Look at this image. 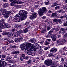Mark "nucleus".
Returning <instances> with one entry per match:
<instances>
[{"instance_id": "nucleus-1", "label": "nucleus", "mask_w": 67, "mask_h": 67, "mask_svg": "<svg viewBox=\"0 0 67 67\" xmlns=\"http://www.w3.org/2000/svg\"><path fill=\"white\" fill-rule=\"evenodd\" d=\"M27 12L25 11L24 10H21L19 11V15L21 16V18L19 16V14H17L14 17V19L13 20L15 21L16 22H19L21 21H23L25 20L26 18H27Z\"/></svg>"}, {"instance_id": "nucleus-2", "label": "nucleus", "mask_w": 67, "mask_h": 67, "mask_svg": "<svg viewBox=\"0 0 67 67\" xmlns=\"http://www.w3.org/2000/svg\"><path fill=\"white\" fill-rule=\"evenodd\" d=\"M4 20L3 19H1L0 20V23H1V24H0V28L1 29H0V32H1L2 31V29H4V28H8V27H9V25L8 24L6 25L5 23H4Z\"/></svg>"}, {"instance_id": "nucleus-3", "label": "nucleus", "mask_w": 67, "mask_h": 67, "mask_svg": "<svg viewBox=\"0 0 67 67\" xmlns=\"http://www.w3.org/2000/svg\"><path fill=\"white\" fill-rule=\"evenodd\" d=\"M37 44V43H34L32 44L31 43H27L26 48L27 49H29L30 48V50H32V49H35V48L36 47Z\"/></svg>"}, {"instance_id": "nucleus-4", "label": "nucleus", "mask_w": 67, "mask_h": 67, "mask_svg": "<svg viewBox=\"0 0 67 67\" xmlns=\"http://www.w3.org/2000/svg\"><path fill=\"white\" fill-rule=\"evenodd\" d=\"M46 12V8L45 7H42L38 11V13L39 16H41L43 15V13Z\"/></svg>"}, {"instance_id": "nucleus-5", "label": "nucleus", "mask_w": 67, "mask_h": 67, "mask_svg": "<svg viewBox=\"0 0 67 67\" xmlns=\"http://www.w3.org/2000/svg\"><path fill=\"white\" fill-rule=\"evenodd\" d=\"M35 51H40V53H43V50L41 49V46L39 44H37L36 46V47L35 48Z\"/></svg>"}, {"instance_id": "nucleus-6", "label": "nucleus", "mask_w": 67, "mask_h": 67, "mask_svg": "<svg viewBox=\"0 0 67 67\" xmlns=\"http://www.w3.org/2000/svg\"><path fill=\"white\" fill-rule=\"evenodd\" d=\"M52 60L49 59L48 60H46L44 62V64L47 66H50L52 64Z\"/></svg>"}, {"instance_id": "nucleus-7", "label": "nucleus", "mask_w": 67, "mask_h": 67, "mask_svg": "<svg viewBox=\"0 0 67 67\" xmlns=\"http://www.w3.org/2000/svg\"><path fill=\"white\" fill-rule=\"evenodd\" d=\"M11 13L10 12H6L5 11H4L2 13V14L5 15V18H8L9 17V14Z\"/></svg>"}, {"instance_id": "nucleus-8", "label": "nucleus", "mask_w": 67, "mask_h": 67, "mask_svg": "<svg viewBox=\"0 0 67 67\" xmlns=\"http://www.w3.org/2000/svg\"><path fill=\"white\" fill-rule=\"evenodd\" d=\"M9 1L13 3H14L15 4H21L22 3V2H21L18 1H17L16 0H9Z\"/></svg>"}, {"instance_id": "nucleus-9", "label": "nucleus", "mask_w": 67, "mask_h": 67, "mask_svg": "<svg viewBox=\"0 0 67 67\" xmlns=\"http://www.w3.org/2000/svg\"><path fill=\"white\" fill-rule=\"evenodd\" d=\"M37 14L36 13H34L31 15V16L30 17V18L31 20H32L33 19H35L37 16Z\"/></svg>"}, {"instance_id": "nucleus-10", "label": "nucleus", "mask_w": 67, "mask_h": 67, "mask_svg": "<svg viewBox=\"0 0 67 67\" xmlns=\"http://www.w3.org/2000/svg\"><path fill=\"white\" fill-rule=\"evenodd\" d=\"M58 43L61 44V45H63L64 44V42H66V40L64 39H60V40H58L57 41Z\"/></svg>"}, {"instance_id": "nucleus-11", "label": "nucleus", "mask_w": 67, "mask_h": 67, "mask_svg": "<svg viewBox=\"0 0 67 67\" xmlns=\"http://www.w3.org/2000/svg\"><path fill=\"white\" fill-rule=\"evenodd\" d=\"M25 52L26 53H27L28 55H31L32 53V52H31V51H30V49H27L26 48H25Z\"/></svg>"}, {"instance_id": "nucleus-12", "label": "nucleus", "mask_w": 67, "mask_h": 67, "mask_svg": "<svg viewBox=\"0 0 67 67\" xmlns=\"http://www.w3.org/2000/svg\"><path fill=\"white\" fill-rule=\"evenodd\" d=\"M12 58V57L11 56H7V57L6 61H7V62H11V61Z\"/></svg>"}, {"instance_id": "nucleus-13", "label": "nucleus", "mask_w": 67, "mask_h": 67, "mask_svg": "<svg viewBox=\"0 0 67 67\" xmlns=\"http://www.w3.org/2000/svg\"><path fill=\"white\" fill-rule=\"evenodd\" d=\"M10 34L9 35H12V38L16 37V34H15V32H10Z\"/></svg>"}, {"instance_id": "nucleus-14", "label": "nucleus", "mask_w": 67, "mask_h": 67, "mask_svg": "<svg viewBox=\"0 0 67 67\" xmlns=\"http://www.w3.org/2000/svg\"><path fill=\"white\" fill-rule=\"evenodd\" d=\"M57 51V49L56 48H53L51 49L50 50V52L52 53H54L56 52Z\"/></svg>"}, {"instance_id": "nucleus-15", "label": "nucleus", "mask_w": 67, "mask_h": 67, "mask_svg": "<svg viewBox=\"0 0 67 67\" xmlns=\"http://www.w3.org/2000/svg\"><path fill=\"white\" fill-rule=\"evenodd\" d=\"M56 35L53 34L52 35V36L51 37V38H52V40L53 41H55L56 40V38L55 37Z\"/></svg>"}, {"instance_id": "nucleus-16", "label": "nucleus", "mask_w": 67, "mask_h": 67, "mask_svg": "<svg viewBox=\"0 0 67 67\" xmlns=\"http://www.w3.org/2000/svg\"><path fill=\"white\" fill-rule=\"evenodd\" d=\"M20 48L22 50H24L25 49V45L24 44H21L20 46Z\"/></svg>"}, {"instance_id": "nucleus-17", "label": "nucleus", "mask_w": 67, "mask_h": 67, "mask_svg": "<svg viewBox=\"0 0 67 67\" xmlns=\"http://www.w3.org/2000/svg\"><path fill=\"white\" fill-rule=\"evenodd\" d=\"M60 5V4L59 3L57 4V2H55L53 3V4L52 5V7H54L57 5Z\"/></svg>"}, {"instance_id": "nucleus-18", "label": "nucleus", "mask_w": 67, "mask_h": 67, "mask_svg": "<svg viewBox=\"0 0 67 67\" xmlns=\"http://www.w3.org/2000/svg\"><path fill=\"white\" fill-rule=\"evenodd\" d=\"M57 16V14L55 13H53L51 16L52 18H55Z\"/></svg>"}, {"instance_id": "nucleus-19", "label": "nucleus", "mask_w": 67, "mask_h": 67, "mask_svg": "<svg viewBox=\"0 0 67 67\" xmlns=\"http://www.w3.org/2000/svg\"><path fill=\"white\" fill-rule=\"evenodd\" d=\"M3 6L4 7V8H7V7H8L9 6V4H8V3H5L3 4Z\"/></svg>"}, {"instance_id": "nucleus-20", "label": "nucleus", "mask_w": 67, "mask_h": 67, "mask_svg": "<svg viewBox=\"0 0 67 67\" xmlns=\"http://www.w3.org/2000/svg\"><path fill=\"white\" fill-rule=\"evenodd\" d=\"M36 40L35 39H31L29 40V42L31 43H35Z\"/></svg>"}, {"instance_id": "nucleus-21", "label": "nucleus", "mask_w": 67, "mask_h": 67, "mask_svg": "<svg viewBox=\"0 0 67 67\" xmlns=\"http://www.w3.org/2000/svg\"><path fill=\"white\" fill-rule=\"evenodd\" d=\"M5 57H6V55H5L3 54L1 55L2 59L4 60L5 59Z\"/></svg>"}, {"instance_id": "nucleus-22", "label": "nucleus", "mask_w": 67, "mask_h": 67, "mask_svg": "<svg viewBox=\"0 0 67 67\" xmlns=\"http://www.w3.org/2000/svg\"><path fill=\"white\" fill-rule=\"evenodd\" d=\"M2 63V65L3 66H6L7 65V63H6L5 61H2L1 62V63Z\"/></svg>"}, {"instance_id": "nucleus-23", "label": "nucleus", "mask_w": 67, "mask_h": 67, "mask_svg": "<svg viewBox=\"0 0 67 67\" xmlns=\"http://www.w3.org/2000/svg\"><path fill=\"white\" fill-rule=\"evenodd\" d=\"M10 34V33L9 32H4L3 33H2V34L3 35H9Z\"/></svg>"}, {"instance_id": "nucleus-24", "label": "nucleus", "mask_w": 67, "mask_h": 67, "mask_svg": "<svg viewBox=\"0 0 67 67\" xmlns=\"http://www.w3.org/2000/svg\"><path fill=\"white\" fill-rule=\"evenodd\" d=\"M55 30V28H53L51 30H50V31H49V32H48L49 34H51L52 32H53V31Z\"/></svg>"}, {"instance_id": "nucleus-25", "label": "nucleus", "mask_w": 67, "mask_h": 67, "mask_svg": "<svg viewBox=\"0 0 67 67\" xmlns=\"http://www.w3.org/2000/svg\"><path fill=\"white\" fill-rule=\"evenodd\" d=\"M27 63L28 64L31 65V63H32V60L31 59L27 61Z\"/></svg>"}, {"instance_id": "nucleus-26", "label": "nucleus", "mask_w": 67, "mask_h": 67, "mask_svg": "<svg viewBox=\"0 0 67 67\" xmlns=\"http://www.w3.org/2000/svg\"><path fill=\"white\" fill-rule=\"evenodd\" d=\"M44 45H47L49 44V42H48L47 41H45L44 43Z\"/></svg>"}, {"instance_id": "nucleus-27", "label": "nucleus", "mask_w": 67, "mask_h": 67, "mask_svg": "<svg viewBox=\"0 0 67 67\" xmlns=\"http://www.w3.org/2000/svg\"><path fill=\"white\" fill-rule=\"evenodd\" d=\"M13 54H19L20 52L18 51H15L13 52Z\"/></svg>"}, {"instance_id": "nucleus-28", "label": "nucleus", "mask_w": 67, "mask_h": 67, "mask_svg": "<svg viewBox=\"0 0 67 67\" xmlns=\"http://www.w3.org/2000/svg\"><path fill=\"white\" fill-rule=\"evenodd\" d=\"M7 41H8V42L9 43H11V42L12 41V40L11 39L9 38H8L7 39Z\"/></svg>"}, {"instance_id": "nucleus-29", "label": "nucleus", "mask_w": 67, "mask_h": 67, "mask_svg": "<svg viewBox=\"0 0 67 67\" xmlns=\"http://www.w3.org/2000/svg\"><path fill=\"white\" fill-rule=\"evenodd\" d=\"M19 41V38H15V40H14L15 42H18Z\"/></svg>"}, {"instance_id": "nucleus-30", "label": "nucleus", "mask_w": 67, "mask_h": 67, "mask_svg": "<svg viewBox=\"0 0 67 67\" xmlns=\"http://www.w3.org/2000/svg\"><path fill=\"white\" fill-rule=\"evenodd\" d=\"M59 26H57L55 29V31L56 32L58 31L59 30Z\"/></svg>"}, {"instance_id": "nucleus-31", "label": "nucleus", "mask_w": 67, "mask_h": 67, "mask_svg": "<svg viewBox=\"0 0 67 67\" xmlns=\"http://www.w3.org/2000/svg\"><path fill=\"white\" fill-rule=\"evenodd\" d=\"M27 31H28V29H27V28H26V29H24V33H26L27 32Z\"/></svg>"}, {"instance_id": "nucleus-32", "label": "nucleus", "mask_w": 67, "mask_h": 67, "mask_svg": "<svg viewBox=\"0 0 67 67\" xmlns=\"http://www.w3.org/2000/svg\"><path fill=\"white\" fill-rule=\"evenodd\" d=\"M53 35V34H49L47 36V37H51H51H52V36Z\"/></svg>"}, {"instance_id": "nucleus-33", "label": "nucleus", "mask_w": 67, "mask_h": 67, "mask_svg": "<svg viewBox=\"0 0 67 67\" xmlns=\"http://www.w3.org/2000/svg\"><path fill=\"white\" fill-rule=\"evenodd\" d=\"M48 56L49 57H52V56H53V53H49L48 55Z\"/></svg>"}, {"instance_id": "nucleus-34", "label": "nucleus", "mask_w": 67, "mask_h": 67, "mask_svg": "<svg viewBox=\"0 0 67 67\" xmlns=\"http://www.w3.org/2000/svg\"><path fill=\"white\" fill-rule=\"evenodd\" d=\"M20 26H21V25H19V24H17L14 26V27L18 28V27H20Z\"/></svg>"}, {"instance_id": "nucleus-35", "label": "nucleus", "mask_w": 67, "mask_h": 67, "mask_svg": "<svg viewBox=\"0 0 67 67\" xmlns=\"http://www.w3.org/2000/svg\"><path fill=\"white\" fill-rule=\"evenodd\" d=\"M58 22L59 23L61 24L63 22L62 21V20L60 19H59L58 20Z\"/></svg>"}, {"instance_id": "nucleus-36", "label": "nucleus", "mask_w": 67, "mask_h": 67, "mask_svg": "<svg viewBox=\"0 0 67 67\" xmlns=\"http://www.w3.org/2000/svg\"><path fill=\"white\" fill-rule=\"evenodd\" d=\"M29 57L28 56H26L25 57H24V59H26L27 60H28V59H29Z\"/></svg>"}, {"instance_id": "nucleus-37", "label": "nucleus", "mask_w": 67, "mask_h": 67, "mask_svg": "<svg viewBox=\"0 0 67 67\" xmlns=\"http://www.w3.org/2000/svg\"><path fill=\"white\" fill-rule=\"evenodd\" d=\"M47 29L48 31H49L51 29V28L49 26H47Z\"/></svg>"}, {"instance_id": "nucleus-38", "label": "nucleus", "mask_w": 67, "mask_h": 67, "mask_svg": "<svg viewBox=\"0 0 67 67\" xmlns=\"http://www.w3.org/2000/svg\"><path fill=\"white\" fill-rule=\"evenodd\" d=\"M62 11H63V9L58 10L57 11V12H59V13H60V12H62Z\"/></svg>"}, {"instance_id": "nucleus-39", "label": "nucleus", "mask_w": 67, "mask_h": 67, "mask_svg": "<svg viewBox=\"0 0 67 67\" xmlns=\"http://www.w3.org/2000/svg\"><path fill=\"white\" fill-rule=\"evenodd\" d=\"M49 1H48V0L47 2H44V3L45 4H46V5H48V3H49Z\"/></svg>"}, {"instance_id": "nucleus-40", "label": "nucleus", "mask_w": 67, "mask_h": 67, "mask_svg": "<svg viewBox=\"0 0 67 67\" xmlns=\"http://www.w3.org/2000/svg\"><path fill=\"white\" fill-rule=\"evenodd\" d=\"M21 33L20 32V31H19L17 33V35H18V36H20L21 35Z\"/></svg>"}, {"instance_id": "nucleus-41", "label": "nucleus", "mask_w": 67, "mask_h": 67, "mask_svg": "<svg viewBox=\"0 0 67 67\" xmlns=\"http://www.w3.org/2000/svg\"><path fill=\"white\" fill-rule=\"evenodd\" d=\"M46 31V29H44L41 32V33H45Z\"/></svg>"}, {"instance_id": "nucleus-42", "label": "nucleus", "mask_w": 67, "mask_h": 67, "mask_svg": "<svg viewBox=\"0 0 67 67\" xmlns=\"http://www.w3.org/2000/svg\"><path fill=\"white\" fill-rule=\"evenodd\" d=\"M18 47V46H16L15 45H14L13 46H12L11 47V48H16V47Z\"/></svg>"}, {"instance_id": "nucleus-43", "label": "nucleus", "mask_w": 67, "mask_h": 67, "mask_svg": "<svg viewBox=\"0 0 67 67\" xmlns=\"http://www.w3.org/2000/svg\"><path fill=\"white\" fill-rule=\"evenodd\" d=\"M12 18H13L12 16H10V17L9 18V20L10 21H12Z\"/></svg>"}, {"instance_id": "nucleus-44", "label": "nucleus", "mask_w": 67, "mask_h": 67, "mask_svg": "<svg viewBox=\"0 0 67 67\" xmlns=\"http://www.w3.org/2000/svg\"><path fill=\"white\" fill-rule=\"evenodd\" d=\"M19 38V41H21V40H22L23 38V37H21L19 38V37H18Z\"/></svg>"}, {"instance_id": "nucleus-45", "label": "nucleus", "mask_w": 67, "mask_h": 67, "mask_svg": "<svg viewBox=\"0 0 67 67\" xmlns=\"http://www.w3.org/2000/svg\"><path fill=\"white\" fill-rule=\"evenodd\" d=\"M26 29H27L28 30H29L30 29H32V27L31 26H30L29 27H28L27 28H26Z\"/></svg>"}, {"instance_id": "nucleus-46", "label": "nucleus", "mask_w": 67, "mask_h": 67, "mask_svg": "<svg viewBox=\"0 0 67 67\" xmlns=\"http://www.w3.org/2000/svg\"><path fill=\"white\" fill-rule=\"evenodd\" d=\"M66 30V29H64V28H62L60 30V31H64V30Z\"/></svg>"}, {"instance_id": "nucleus-47", "label": "nucleus", "mask_w": 67, "mask_h": 67, "mask_svg": "<svg viewBox=\"0 0 67 67\" xmlns=\"http://www.w3.org/2000/svg\"><path fill=\"white\" fill-rule=\"evenodd\" d=\"M49 47H45V48H44V50H47V49H48V48H49Z\"/></svg>"}, {"instance_id": "nucleus-48", "label": "nucleus", "mask_w": 67, "mask_h": 67, "mask_svg": "<svg viewBox=\"0 0 67 67\" xmlns=\"http://www.w3.org/2000/svg\"><path fill=\"white\" fill-rule=\"evenodd\" d=\"M60 8L58 6H57L55 7V9H59Z\"/></svg>"}, {"instance_id": "nucleus-49", "label": "nucleus", "mask_w": 67, "mask_h": 67, "mask_svg": "<svg viewBox=\"0 0 67 67\" xmlns=\"http://www.w3.org/2000/svg\"><path fill=\"white\" fill-rule=\"evenodd\" d=\"M64 66L65 67H67V63H65L64 64Z\"/></svg>"}, {"instance_id": "nucleus-50", "label": "nucleus", "mask_w": 67, "mask_h": 67, "mask_svg": "<svg viewBox=\"0 0 67 67\" xmlns=\"http://www.w3.org/2000/svg\"><path fill=\"white\" fill-rule=\"evenodd\" d=\"M25 55L24 54H22V57H23V59H24V58L25 57Z\"/></svg>"}, {"instance_id": "nucleus-51", "label": "nucleus", "mask_w": 67, "mask_h": 67, "mask_svg": "<svg viewBox=\"0 0 67 67\" xmlns=\"http://www.w3.org/2000/svg\"><path fill=\"white\" fill-rule=\"evenodd\" d=\"M29 22H26L25 24V25H27L28 24H29Z\"/></svg>"}, {"instance_id": "nucleus-52", "label": "nucleus", "mask_w": 67, "mask_h": 67, "mask_svg": "<svg viewBox=\"0 0 67 67\" xmlns=\"http://www.w3.org/2000/svg\"><path fill=\"white\" fill-rule=\"evenodd\" d=\"M53 22H57V19H54L53 20Z\"/></svg>"}, {"instance_id": "nucleus-53", "label": "nucleus", "mask_w": 67, "mask_h": 67, "mask_svg": "<svg viewBox=\"0 0 67 67\" xmlns=\"http://www.w3.org/2000/svg\"><path fill=\"white\" fill-rule=\"evenodd\" d=\"M2 48L3 49H6V48H7V47L5 46L4 47H2Z\"/></svg>"}, {"instance_id": "nucleus-54", "label": "nucleus", "mask_w": 67, "mask_h": 67, "mask_svg": "<svg viewBox=\"0 0 67 67\" xmlns=\"http://www.w3.org/2000/svg\"><path fill=\"white\" fill-rule=\"evenodd\" d=\"M64 59H65L64 58H62L61 59V60L62 61V62H63L64 61Z\"/></svg>"}, {"instance_id": "nucleus-55", "label": "nucleus", "mask_w": 67, "mask_h": 67, "mask_svg": "<svg viewBox=\"0 0 67 67\" xmlns=\"http://www.w3.org/2000/svg\"><path fill=\"white\" fill-rule=\"evenodd\" d=\"M8 44H9V43H8V42H6L5 43V45H8Z\"/></svg>"}, {"instance_id": "nucleus-56", "label": "nucleus", "mask_w": 67, "mask_h": 67, "mask_svg": "<svg viewBox=\"0 0 67 67\" xmlns=\"http://www.w3.org/2000/svg\"><path fill=\"white\" fill-rule=\"evenodd\" d=\"M49 24L50 25H53V23L52 22H50Z\"/></svg>"}, {"instance_id": "nucleus-57", "label": "nucleus", "mask_w": 67, "mask_h": 67, "mask_svg": "<svg viewBox=\"0 0 67 67\" xmlns=\"http://www.w3.org/2000/svg\"><path fill=\"white\" fill-rule=\"evenodd\" d=\"M31 12H34V9H31Z\"/></svg>"}, {"instance_id": "nucleus-58", "label": "nucleus", "mask_w": 67, "mask_h": 67, "mask_svg": "<svg viewBox=\"0 0 67 67\" xmlns=\"http://www.w3.org/2000/svg\"><path fill=\"white\" fill-rule=\"evenodd\" d=\"M20 60H21V61H22V62L23 60V58H22V57H20Z\"/></svg>"}, {"instance_id": "nucleus-59", "label": "nucleus", "mask_w": 67, "mask_h": 67, "mask_svg": "<svg viewBox=\"0 0 67 67\" xmlns=\"http://www.w3.org/2000/svg\"><path fill=\"white\" fill-rule=\"evenodd\" d=\"M46 17L45 16H43L42 18V19H46Z\"/></svg>"}, {"instance_id": "nucleus-60", "label": "nucleus", "mask_w": 67, "mask_h": 67, "mask_svg": "<svg viewBox=\"0 0 67 67\" xmlns=\"http://www.w3.org/2000/svg\"><path fill=\"white\" fill-rule=\"evenodd\" d=\"M64 16H61L60 17V19H64Z\"/></svg>"}, {"instance_id": "nucleus-61", "label": "nucleus", "mask_w": 67, "mask_h": 67, "mask_svg": "<svg viewBox=\"0 0 67 67\" xmlns=\"http://www.w3.org/2000/svg\"><path fill=\"white\" fill-rule=\"evenodd\" d=\"M14 58H18V55H15L14 56Z\"/></svg>"}, {"instance_id": "nucleus-62", "label": "nucleus", "mask_w": 67, "mask_h": 67, "mask_svg": "<svg viewBox=\"0 0 67 67\" xmlns=\"http://www.w3.org/2000/svg\"><path fill=\"white\" fill-rule=\"evenodd\" d=\"M4 11V9H1L0 10V11H1V12H2V11Z\"/></svg>"}, {"instance_id": "nucleus-63", "label": "nucleus", "mask_w": 67, "mask_h": 67, "mask_svg": "<svg viewBox=\"0 0 67 67\" xmlns=\"http://www.w3.org/2000/svg\"><path fill=\"white\" fill-rule=\"evenodd\" d=\"M48 13H52V12L51 11V10H49L48 11Z\"/></svg>"}, {"instance_id": "nucleus-64", "label": "nucleus", "mask_w": 67, "mask_h": 67, "mask_svg": "<svg viewBox=\"0 0 67 67\" xmlns=\"http://www.w3.org/2000/svg\"><path fill=\"white\" fill-rule=\"evenodd\" d=\"M64 36L65 37H67V33L65 34V35H64Z\"/></svg>"}]
</instances>
